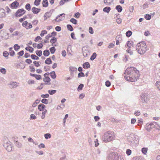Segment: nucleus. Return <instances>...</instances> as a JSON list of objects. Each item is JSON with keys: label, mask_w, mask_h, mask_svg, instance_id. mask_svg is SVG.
Instances as JSON below:
<instances>
[{"label": "nucleus", "mask_w": 160, "mask_h": 160, "mask_svg": "<svg viewBox=\"0 0 160 160\" xmlns=\"http://www.w3.org/2000/svg\"><path fill=\"white\" fill-rule=\"evenodd\" d=\"M41 9L39 8H37L36 7H33L32 8V11L34 14H38L41 11Z\"/></svg>", "instance_id": "obj_12"}, {"label": "nucleus", "mask_w": 160, "mask_h": 160, "mask_svg": "<svg viewBox=\"0 0 160 160\" xmlns=\"http://www.w3.org/2000/svg\"><path fill=\"white\" fill-rule=\"evenodd\" d=\"M24 54V51L23 50H21L17 53V54L19 55V56H18V58H19L20 57L22 56Z\"/></svg>", "instance_id": "obj_36"}, {"label": "nucleus", "mask_w": 160, "mask_h": 160, "mask_svg": "<svg viewBox=\"0 0 160 160\" xmlns=\"http://www.w3.org/2000/svg\"><path fill=\"white\" fill-rule=\"evenodd\" d=\"M115 9L117 10L118 12H121L122 10V7L120 5L116 6L115 7Z\"/></svg>", "instance_id": "obj_18"}, {"label": "nucleus", "mask_w": 160, "mask_h": 160, "mask_svg": "<svg viewBox=\"0 0 160 160\" xmlns=\"http://www.w3.org/2000/svg\"><path fill=\"white\" fill-rule=\"evenodd\" d=\"M57 41V38L55 37H53L50 40V42L52 43V45L53 46V44L56 43Z\"/></svg>", "instance_id": "obj_24"}, {"label": "nucleus", "mask_w": 160, "mask_h": 160, "mask_svg": "<svg viewBox=\"0 0 160 160\" xmlns=\"http://www.w3.org/2000/svg\"><path fill=\"white\" fill-rule=\"evenodd\" d=\"M57 92L56 90H49L48 91V92L51 95H52L55 93Z\"/></svg>", "instance_id": "obj_32"}, {"label": "nucleus", "mask_w": 160, "mask_h": 160, "mask_svg": "<svg viewBox=\"0 0 160 160\" xmlns=\"http://www.w3.org/2000/svg\"><path fill=\"white\" fill-rule=\"evenodd\" d=\"M111 10V8L109 7H106L103 8V11L104 12L109 13Z\"/></svg>", "instance_id": "obj_21"}, {"label": "nucleus", "mask_w": 160, "mask_h": 160, "mask_svg": "<svg viewBox=\"0 0 160 160\" xmlns=\"http://www.w3.org/2000/svg\"><path fill=\"white\" fill-rule=\"evenodd\" d=\"M45 63L49 65L52 63V61L50 58H48L45 61Z\"/></svg>", "instance_id": "obj_23"}, {"label": "nucleus", "mask_w": 160, "mask_h": 160, "mask_svg": "<svg viewBox=\"0 0 160 160\" xmlns=\"http://www.w3.org/2000/svg\"><path fill=\"white\" fill-rule=\"evenodd\" d=\"M122 35L120 34L118 35L115 38V40H118V41H121L122 40Z\"/></svg>", "instance_id": "obj_57"}, {"label": "nucleus", "mask_w": 160, "mask_h": 160, "mask_svg": "<svg viewBox=\"0 0 160 160\" xmlns=\"http://www.w3.org/2000/svg\"><path fill=\"white\" fill-rule=\"evenodd\" d=\"M80 16V14L79 12L75 13L74 15V17L77 18H79Z\"/></svg>", "instance_id": "obj_53"}, {"label": "nucleus", "mask_w": 160, "mask_h": 160, "mask_svg": "<svg viewBox=\"0 0 160 160\" xmlns=\"http://www.w3.org/2000/svg\"><path fill=\"white\" fill-rule=\"evenodd\" d=\"M128 140L131 145L132 146L137 145L139 142V138L138 136L133 134H130L128 137Z\"/></svg>", "instance_id": "obj_3"}, {"label": "nucleus", "mask_w": 160, "mask_h": 160, "mask_svg": "<svg viewBox=\"0 0 160 160\" xmlns=\"http://www.w3.org/2000/svg\"><path fill=\"white\" fill-rule=\"evenodd\" d=\"M89 32L91 34H93L94 33L93 30V28L90 27L89 28Z\"/></svg>", "instance_id": "obj_56"}, {"label": "nucleus", "mask_w": 160, "mask_h": 160, "mask_svg": "<svg viewBox=\"0 0 160 160\" xmlns=\"http://www.w3.org/2000/svg\"><path fill=\"white\" fill-rule=\"evenodd\" d=\"M35 53L38 57H41L42 54V52L41 50H37L36 51Z\"/></svg>", "instance_id": "obj_29"}, {"label": "nucleus", "mask_w": 160, "mask_h": 160, "mask_svg": "<svg viewBox=\"0 0 160 160\" xmlns=\"http://www.w3.org/2000/svg\"><path fill=\"white\" fill-rule=\"evenodd\" d=\"M67 28L70 31H72L74 30L72 26L70 24H67Z\"/></svg>", "instance_id": "obj_38"}, {"label": "nucleus", "mask_w": 160, "mask_h": 160, "mask_svg": "<svg viewBox=\"0 0 160 160\" xmlns=\"http://www.w3.org/2000/svg\"><path fill=\"white\" fill-rule=\"evenodd\" d=\"M132 34V32L130 30H128L126 33V36L128 37H130Z\"/></svg>", "instance_id": "obj_43"}, {"label": "nucleus", "mask_w": 160, "mask_h": 160, "mask_svg": "<svg viewBox=\"0 0 160 160\" xmlns=\"http://www.w3.org/2000/svg\"><path fill=\"white\" fill-rule=\"evenodd\" d=\"M148 95L146 93H144L142 94L140 96V98L142 102L143 103H147L148 100Z\"/></svg>", "instance_id": "obj_8"}, {"label": "nucleus", "mask_w": 160, "mask_h": 160, "mask_svg": "<svg viewBox=\"0 0 160 160\" xmlns=\"http://www.w3.org/2000/svg\"><path fill=\"white\" fill-rule=\"evenodd\" d=\"M49 96V95L47 93L45 94H42L41 95V97L43 98H48Z\"/></svg>", "instance_id": "obj_52"}, {"label": "nucleus", "mask_w": 160, "mask_h": 160, "mask_svg": "<svg viewBox=\"0 0 160 160\" xmlns=\"http://www.w3.org/2000/svg\"><path fill=\"white\" fill-rule=\"evenodd\" d=\"M105 85L107 87H110L111 85L110 82L108 80L106 81L105 82Z\"/></svg>", "instance_id": "obj_62"}, {"label": "nucleus", "mask_w": 160, "mask_h": 160, "mask_svg": "<svg viewBox=\"0 0 160 160\" xmlns=\"http://www.w3.org/2000/svg\"><path fill=\"white\" fill-rule=\"evenodd\" d=\"M42 39V38L40 37L39 36H38L35 38L34 39V41L35 42H37L39 40H41Z\"/></svg>", "instance_id": "obj_63"}, {"label": "nucleus", "mask_w": 160, "mask_h": 160, "mask_svg": "<svg viewBox=\"0 0 160 160\" xmlns=\"http://www.w3.org/2000/svg\"><path fill=\"white\" fill-rule=\"evenodd\" d=\"M33 63L34 64L35 66L36 67H38L40 66L39 62L36 61H34L33 62Z\"/></svg>", "instance_id": "obj_61"}, {"label": "nucleus", "mask_w": 160, "mask_h": 160, "mask_svg": "<svg viewBox=\"0 0 160 160\" xmlns=\"http://www.w3.org/2000/svg\"><path fill=\"white\" fill-rule=\"evenodd\" d=\"M26 11L23 8L18 9L15 13L14 15L16 17H20L24 14Z\"/></svg>", "instance_id": "obj_7"}, {"label": "nucleus", "mask_w": 160, "mask_h": 160, "mask_svg": "<svg viewBox=\"0 0 160 160\" xmlns=\"http://www.w3.org/2000/svg\"><path fill=\"white\" fill-rule=\"evenodd\" d=\"M65 14L64 13L58 15L56 18L55 21L56 22H59L63 20L65 18Z\"/></svg>", "instance_id": "obj_9"}, {"label": "nucleus", "mask_w": 160, "mask_h": 160, "mask_svg": "<svg viewBox=\"0 0 160 160\" xmlns=\"http://www.w3.org/2000/svg\"><path fill=\"white\" fill-rule=\"evenodd\" d=\"M149 125L150 126H151L152 129L153 128H155V126L156 125H158V124L157 122H151L150 123Z\"/></svg>", "instance_id": "obj_28"}, {"label": "nucleus", "mask_w": 160, "mask_h": 160, "mask_svg": "<svg viewBox=\"0 0 160 160\" xmlns=\"http://www.w3.org/2000/svg\"><path fill=\"white\" fill-rule=\"evenodd\" d=\"M84 87V85L83 84H80L78 86L77 90L78 91L82 90Z\"/></svg>", "instance_id": "obj_35"}, {"label": "nucleus", "mask_w": 160, "mask_h": 160, "mask_svg": "<svg viewBox=\"0 0 160 160\" xmlns=\"http://www.w3.org/2000/svg\"><path fill=\"white\" fill-rule=\"evenodd\" d=\"M29 68L30 69V71L31 72H35V70L33 64H31L29 66Z\"/></svg>", "instance_id": "obj_37"}, {"label": "nucleus", "mask_w": 160, "mask_h": 160, "mask_svg": "<svg viewBox=\"0 0 160 160\" xmlns=\"http://www.w3.org/2000/svg\"><path fill=\"white\" fill-rule=\"evenodd\" d=\"M147 46L145 42L138 43L136 46V49L138 53L141 55L144 54L146 51Z\"/></svg>", "instance_id": "obj_2"}, {"label": "nucleus", "mask_w": 160, "mask_h": 160, "mask_svg": "<svg viewBox=\"0 0 160 160\" xmlns=\"http://www.w3.org/2000/svg\"><path fill=\"white\" fill-rule=\"evenodd\" d=\"M37 118L35 116V115L33 114H31L30 118V120H35Z\"/></svg>", "instance_id": "obj_48"}, {"label": "nucleus", "mask_w": 160, "mask_h": 160, "mask_svg": "<svg viewBox=\"0 0 160 160\" xmlns=\"http://www.w3.org/2000/svg\"><path fill=\"white\" fill-rule=\"evenodd\" d=\"M82 67L85 69L89 68L90 67V65L89 62H86L83 63Z\"/></svg>", "instance_id": "obj_15"}, {"label": "nucleus", "mask_w": 160, "mask_h": 160, "mask_svg": "<svg viewBox=\"0 0 160 160\" xmlns=\"http://www.w3.org/2000/svg\"><path fill=\"white\" fill-rule=\"evenodd\" d=\"M85 76V74L83 72H80L78 73V78H80L81 77H84Z\"/></svg>", "instance_id": "obj_54"}, {"label": "nucleus", "mask_w": 160, "mask_h": 160, "mask_svg": "<svg viewBox=\"0 0 160 160\" xmlns=\"http://www.w3.org/2000/svg\"><path fill=\"white\" fill-rule=\"evenodd\" d=\"M113 0H104V2L105 4L107 5H109L112 2Z\"/></svg>", "instance_id": "obj_26"}, {"label": "nucleus", "mask_w": 160, "mask_h": 160, "mask_svg": "<svg viewBox=\"0 0 160 160\" xmlns=\"http://www.w3.org/2000/svg\"><path fill=\"white\" fill-rule=\"evenodd\" d=\"M43 47V45L42 43H40L37 45V47L38 49H41Z\"/></svg>", "instance_id": "obj_58"}, {"label": "nucleus", "mask_w": 160, "mask_h": 160, "mask_svg": "<svg viewBox=\"0 0 160 160\" xmlns=\"http://www.w3.org/2000/svg\"><path fill=\"white\" fill-rule=\"evenodd\" d=\"M42 6L43 7H47L48 5V0H43L42 2Z\"/></svg>", "instance_id": "obj_17"}, {"label": "nucleus", "mask_w": 160, "mask_h": 160, "mask_svg": "<svg viewBox=\"0 0 160 160\" xmlns=\"http://www.w3.org/2000/svg\"><path fill=\"white\" fill-rule=\"evenodd\" d=\"M25 8L27 10L30 11L31 8L30 4L29 3H27L25 6Z\"/></svg>", "instance_id": "obj_40"}, {"label": "nucleus", "mask_w": 160, "mask_h": 160, "mask_svg": "<svg viewBox=\"0 0 160 160\" xmlns=\"http://www.w3.org/2000/svg\"><path fill=\"white\" fill-rule=\"evenodd\" d=\"M31 57L32 59L38 60L39 59L38 57L35 54H32L31 55Z\"/></svg>", "instance_id": "obj_34"}, {"label": "nucleus", "mask_w": 160, "mask_h": 160, "mask_svg": "<svg viewBox=\"0 0 160 160\" xmlns=\"http://www.w3.org/2000/svg\"><path fill=\"white\" fill-rule=\"evenodd\" d=\"M146 129L148 132L150 131L152 129L151 126H150L149 124L147 123L146 125Z\"/></svg>", "instance_id": "obj_30"}, {"label": "nucleus", "mask_w": 160, "mask_h": 160, "mask_svg": "<svg viewBox=\"0 0 160 160\" xmlns=\"http://www.w3.org/2000/svg\"><path fill=\"white\" fill-rule=\"evenodd\" d=\"M43 80L45 82L48 83L50 81L51 79L48 76H47V77L43 78Z\"/></svg>", "instance_id": "obj_27"}, {"label": "nucleus", "mask_w": 160, "mask_h": 160, "mask_svg": "<svg viewBox=\"0 0 160 160\" xmlns=\"http://www.w3.org/2000/svg\"><path fill=\"white\" fill-rule=\"evenodd\" d=\"M49 50L52 54L54 53L56 50V49L54 46L51 47L49 48Z\"/></svg>", "instance_id": "obj_31"}, {"label": "nucleus", "mask_w": 160, "mask_h": 160, "mask_svg": "<svg viewBox=\"0 0 160 160\" xmlns=\"http://www.w3.org/2000/svg\"><path fill=\"white\" fill-rule=\"evenodd\" d=\"M41 0H35L34 2V4L35 6H38L40 4Z\"/></svg>", "instance_id": "obj_47"}, {"label": "nucleus", "mask_w": 160, "mask_h": 160, "mask_svg": "<svg viewBox=\"0 0 160 160\" xmlns=\"http://www.w3.org/2000/svg\"><path fill=\"white\" fill-rule=\"evenodd\" d=\"M41 102L42 103L47 104L48 103V100L47 99L43 98L41 100Z\"/></svg>", "instance_id": "obj_46"}, {"label": "nucleus", "mask_w": 160, "mask_h": 160, "mask_svg": "<svg viewBox=\"0 0 160 160\" xmlns=\"http://www.w3.org/2000/svg\"><path fill=\"white\" fill-rule=\"evenodd\" d=\"M132 152L131 150L130 149H127L126 151V153L128 156L131 154Z\"/></svg>", "instance_id": "obj_60"}, {"label": "nucleus", "mask_w": 160, "mask_h": 160, "mask_svg": "<svg viewBox=\"0 0 160 160\" xmlns=\"http://www.w3.org/2000/svg\"><path fill=\"white\" fill-rule=\"evenodd\" d=\"M97 57V54L96 52H94L91 56L90 59L91 61L93 60Z\"/></svg>", "instance_id": "obj_33"}, {"label": "nucleus", "mask_w": 160, "mask_h": 160, "mask_svg": "<svg viewBox=\"0 0 160 160\" xmlns=\"http://www.w3.org/2000/svg\"><path fill=\"white\" fill-rule=\"evenodd\" d=\"M69 69L70 72H76L77 71V68L74 67H70Z\"/></svg>", "instance_id": "obj_22"}, {"label": "nucleus", "mask_w": 160, "mask_h": 160, "mask_svg": "<svg viewBox=\"0 0 160 160\" xmlns=\"http://www.w3.org/2000/svg\"><path fill=\"white\" fill-rule=\"evenodd\" d=\"M0 72L3 74H5L6 72V69L4 68H1L0 69Z\"/></svg>", "instance_id": "obj_49"}, {"label": "nucleus", "mask_w": 160, "mask_h": 160, "mask_svg": "<svg viewBox=\"0 0 160 160\" xmlns=\"http://www.w3.org/2000/svg\"><path fill=\"white\" fill-rule=\"evenodd\" d=\"M28 24V22L26 21H24L22 24V26L25 28H26V26H27Z\"/></svg>", "instance_id": "obj_55"}, {"label": "nucleus", "mask_w": 160, "mask_h": 160, "mask_svg": "<svg viewBox=\"0 0 160 160\" xmlns=\"http://www.w3.org/2000/svg\"><path fill=\"white\" fill-rule=\"evenodd\" d=\"M35 78L37 80H39L42 78V77L40 75L36 74Z\"/></svg>", "instance_id": "obj_59"}, {"label": "nucleus", "mask_w": 160, "mask_h": 160, "mask_svg": "<svg viewBox=\"0 0 160 160\" xmlns=\"http://www.w3.org/2000/svg\"><path fill=\"white\" fill-rule=\"evenodd\" d=\"M70 21L74 24H76L78 22L77 20L73 18H71Z\"/></svg>", "instance_id": "obj_45"}, {"label": "nucleus", "mask_w": 160, "mask_h": 160, "mask_svg": "<svg viewBox=\"0 0 160 160\" xmlns=\"http://www.w3.org/2000/svg\"><path fill=\"white\" fill-rule=\"evenodd\" d=\"M148 150V148H142V153L144 154H146V153L147 152V151Z\"/></svg>", "instance_id": "obj_39"}, {"label": "nucleus", "mask_w": 160, "mask_h": 160, "mask_svg": "<svg viewBox=\"0 0 160 160\" xmlns=\"http://www.w3.org/2000/svg\"><path fill=\"white\" fill-rule=\"evenodd\" d=\"M107 160H123L122 156L117 152H112L108 155Z\"/></svg>", "instance_id": "obj_4"}, {"label": "nucleus", "mask_w": 160, "mask_h": 160, "mask_svg": "<svg viewBox=\"0 0 160 160\" xmlns=\"http://www.w3.org/2000/svg\"><path fill=\"white\" fill-rule=\"evenodd\" d=\"M50 54V52L48 50L46 49L43 51V55L45 57H48Z\"/></svg>", "instance_id": "obj_20"}, {"label": "nucleus", "mask_w": 160, "mask_h": 160, "mask_svg": "<svg viewBox=\"0 0 160 160\" xmlns=\"http://www.w3.org/2000/svg\"><path fill=\"white\" fill-rule=\"evenodd\" d=\"M44 136L45 138L46 139H48L51 138V136L50 133H46L44 135Z\"/></svg>", "instance_id": "obj_41"}, {"label": "nucleus", "mask_w": 160, "mask_h": 160, "mask_svg": "<svg viewBox=\"0 0 160 160\" xmlns=\"http://www.w3.org/2000/svg\"><path fill=\"white\" fill-rule=\"evenodd\" d=\"M144 18L147 20H149L151 19V16L149 14H146L144 16Z\"/></svg>", "instance_id": "obj_44"}, {"label": "nucleus", "mask_w": 160, "mask_h": 160, "mask_svg": "<svg viewBox=\"0 0 160 160\" xmlns=\"http://www.w3.org/2000/svg\"><path fill=\"white\" fill-rule=\"evenodd\" d=\"M3 55L5 58H7L9 55V53L7 51H5L3 52Z\"/></svg>", "instance_id": "obj_50"}, {"label": "nucleus", "mask_w": 160, "mask_h": 160, "mask_svg": "<svg viewBox=\"0 0 160 160\" xmlns=\"http://www.w3.org/2000/svg\"><path fill=\"white\" fill-rule=\"evenodd\" d=\"M38 110L41 111L45 109V106L42 103H40L38 106Z\"/></svg>", "instance_id": "obj_14"}, {"label": "nucleus", "mask_w": 160, "mask_h": 160, "mask_svg": "<svg viewBox=\"0 0 160 160\" xmlns=\"http://www.w3.org/2000/svg\"><path fill=\"white\" fill-rule=\"evenodd\" d=\"M14 142L15 145L18 148H21L22 146V144L19 142L18 140H16V141L14 140Z\"/></svg>", "instance_id": "obj_25"}, {"label": "nucleus", "mask_w": 160, "mask_h": 160, "mask_svg": "<svg viewBox=\"0 0 160 160\" xmlns=\"http://www.w3.org/2000/svg\"><path fill=\"white\" fill-rule=\"evenodd\" d=\"M47 33V32L46 30H43L42 31L40 34V35L41 37H43L44 35V34H46Z\"/></svg>", "instance_id": "obj_51"}, {"label": "nucleus", "mask_w": 160, "mask_h": 160, "mask_svg": "<svg viewBox=\"0 0 160 160\" xmlns=\"http://www.w3.org/2000/svg\"><path fill=\"white\" fill-rule=\"evenodd\" d=\"M83 55L85 57H87L90 55V52L88 50L85 49L84 50L82 49Z\"/></svg>", "instance_id": "obj_13"}, {"label": "nucleus", "mask_w": 160, "mask_h": 160, "mask_svg": "<svg viewBox=\"0 0 160 160\" xmlns=\"http://www.w3.org/2000/svg\"><path fill=\"white\" fill-rule=\"evenodd\" d=\"M3 146L5 149L8 152H11L12 150L13 147L11 142L9 140L8 141H4Z\"/></svg>", "instance_id": "obj_6"}, {"label": "nucleus", "mask_w": 160, "mask_h": 160, "mask_svg": "<svg viewBox=\"0 0 160 160\" xmlns=\"http://www.w3.org/2000/svg\"><path fill=\"white\" fill-rule=\"evenodd\" d=\"M114 137V132L108 131L104 133L102 137V140L104 142H107L113 140Z\"/></svg>", "instance_id": "obj_5"}, {"label": "nucleus", "mask_w": 160, "mask_h": 160, "mask_svg": "<svg viewBox=\"0 0 160 160\" xmlns=\"http://www.w3.org/2000/svg\"><path fill=\"white\" fill-rule=\"evenodd\" d=\"M19 83L16 82L11 81L8 84L9 88L13 89L16 88L19 85Z\"/></svg>", "instance_id": "obj_10"}, {"label": "nucleus", "mask_w": 160, "mask_h": 160, "mask_svg": "<svg viewBox=\"0 0 160 160\" xmlns=\"http://www.w3.org/2000/svg\"><path fill=\"white\" fill-rule=\"evenodd\" d=\"M126 52L128 53H129L130 55H132L133 54V52L132 50H131L130 48H128V49H127V50H126Z\"/></svg>", "instance_id": "obj_64"}, {"label": "nucleus", "mask_w": 160, "mask_h": 160, "mask_svg": "<svg viewBox=\"0 0 160 160\" xmlns=\"http://www.w3.org/2000/svg\"><path fill=\"white\" fill-rule=\"evenodd\" d=\"M19 5V3L17 1H15L10 4V7L12 9L16 8L18 7Z\"/></svg>", "instance_id": "obj_11"}, {"label": "nucleus", "mask_w": 160, "mask_h": 160, "mask_svg": "<svg viewBox=\"0 0 160 160\" xmlns=\"http://www.w3.org/2000/svg\"><path fill=\"white\" fill-rule=\"evenodd\" d=\"M133 44V42L132 41H128L127 42V44L125 45V47H128L129 48H130L132 46Z\"/></svg>", "instance_id": "obj_19"}, {"label": "nucleus", "mask_w": 160, "mask_h": 160, "mask_svg": "<svg viewBox=\"0 0 160 160\" xmlns=\"http://www.w3.org/2000/svg\"><path fill=\"white\" fill-rule=\"evenodd\" d=\"M123 75L127 81L135 82L138 79L140 74L139 71L136 68L131 67L126 69Z\"/></svg>", "instance_id": "obj_1"}, {"label": "nucleus", "mask_w": 160, "mask_h": 160, "mask_svg": "<svg viewBox=\"0 0 160 160\" xmlns=\"http://www.w3.org/2000/svg\"><path fill=\"white\" fill-rule=\"evenodd\" d=\"M49 74L51 78L52 79H55L56 78L57 75L54 71H53L50 73Z\"/></svg>", "instance_id": "obj_16"}, {"label": "nucleus", "mask_w": 160, "mask_h": 160, "mask_svg": "<svg viewBox=\"0 0 160 160\" xmlns=\"http://www.w3.org/2000/svg\"><path fill=\"white\" fill-rule=\"evenodd\" d=\"M13 48L16 51H17L18 50V49H19L20 48V46L18 45V44H16L14 45L13 46Z\"/></svg>", "instance_id": "obj_42"}]
</instances>
